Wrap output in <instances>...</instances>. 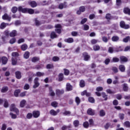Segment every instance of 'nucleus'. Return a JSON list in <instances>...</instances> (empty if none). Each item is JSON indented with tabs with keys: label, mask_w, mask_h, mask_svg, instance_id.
I'll use <instances>...</instances> for the list:
<instances>
[{
	"label": "nucleus",
	"mask_w": 130,
	"mask_h": 130,
	"mask_svg": "<svg viewBox=\"0 0 130 130\" xmlns=\"http://www.w3.org/2000/svg\"><path fill=\"white\" fill-rule=\"evenodd\" d=\"M63 71H64V75L65 76H69V75H70V70L67 69H64Z\"/></svg>",
	"instance_id": "44"
},
{
	"label": "nucleus",
	"mask_w": 130,
	"mask_h": 130,
	"mask_svg": "<svg viewBox=\"0 0 130 130\" xmlns=\"http://www.w3.org/2000/svg\"><path fill=\"white\" fill-rule=\"evenodd\" d=\"M55 31L56 32H57V33H61V32H62L61 31V28H62L61 25H60L59 24H57L55 25Z\"/></svg>",
	"instance_id": "7"
},
{
	"label": "nucleus",
	"mask_w": 130,
	"mask_h": 130,
	"mask_svg": "<svg viewBox=\"0 0 130 130\" xmlns=\"http://www.w3.org/2000/svg\"><path fill=\"white\" fill-rule=\"evenodd\" d=\"M119 58L116 57H113L112 60V62H118Z\"/></svg>",
	"instance_id": "45"
},
{
	"label": "nucleus",
	"mask_w": 130,
	"mask_h": 130,
	"mask_svg": "<svg viewBox=\"0 0 130 130\" xmlns=\"http://www.w3.org/2000/svg\"><path fill=\"white\" fill-rule=\"evenodd\" d=\"M8 60V58L6 56L0 57V63L2 62V64H7Z\"/></svg>",
	"instance_id": "4"
},
{
	"label": "nucleus",
	"mask_w": 130,
	"mask_h": 130,
	"mask_svg": "<svg viewBox=\"0 0 130 130\" xmlns=\"http://www.w3.org/2000/svg\"><path fill=\"white\" fill-rule=\"evenodd\" d=\"M128 40H129V36L126 37L124 38L123 39V42H125V43H127V42H128Z\"/></svg>",
	"instance_id": "55"
},
{
	"label": "nucleus",
	"mask_w": 130,
	"mask_h": 130,
	"mask_svg": "<svg viewBox=\"0 0 130 130\" xmlns=\"http://www.w3.org/2000/svg\"><path fill=\"white\" fill-rule=\"evenodd\" d=\"M29 5L31 8H35V7H37V3H36L35 1L30 2Z\"/></svg>",
	"instance_id": "35"
},
{
	"label": "nucleus",
	"mask_w": 130,
	"mask_h": 130,
	"mask_svg": "<svg viewBox=\"0 0 130 130\" xmlns=\"http://www.w3.org/2000/svg\"><path fill=\"white\" fill-rule=\"evenodd\" d=\"M118 115H119V117L121 120H123V119H124V114L119 113Z\"/></svg>",
	"instance_id": "49"
},
{
	"label": "nucleus",
	"mask_w": 130,
	"mask_h": 130,
	"mask_svg": "<svg viewBox=\"0 0 130 130\" xmlns=\"http://www.w3.org/2000/svg\"><path fill=\"white\" fill-rule=\"evenodd\" d=\"M98 42V40L96 39H92L91 40V43L92 45L96 44Z\"/></svg>",
	"instance_id": "62"
},
{
	"label": "nucleus",
	"mask_w": 130,
	"mask_h": 130,
	"mask_svg": "<svg viewBox=\"0 0 130 130\" xmlns=\"http://www.w3.org/2000/svg\"><path fill=\"white\" fill-rule=\"evenodd\" d=\"M46 69H47V70H50L51 69H54V66H53V63H49V64H47L46 66Z\"/></svg>",
	"instance_id": "33"
},
{
	"label": "nucleus",
	"mask_w": 130,
	"mask_h": 130,
	"mask_svg": "<svg viewBox=\"0 0 130 130\" xmlns=\"http://www.w3.org/2000/svg\"><path fill=\"white\" fill-rule=\"evenodd\" d=\"M64 41V42H67V43H73L74 42V39L73 38H69L66 39Z\"/></svg>",
	"instance_id": "19"
},
{
	"label": "nucleus",
	"mask_w": 130,
	"mask_h": 130,
	"mask_svg": "<svg viewBox=\"0 0 130 130\" xmlns=\"http://www.w3.org/2000/svg\"><path fill=\"white\" fill-rule=\"evenodd\" d=\"M3 20H7V21H11V17L9 16L7 14H5L3 16Z\"/></svg>",
	"instance_id": "18"
},
{
	"label": "nucleus",
	"mask_w": 130,
	"mask_h": 130,
	"mask_svg": "<svg viewBox=\"0 0 130 130\" xmlns=\"http://www.w3.org/2000/svg\"><path fill=\"white\" fill-rule=\"evenodd\" d=\"M17 11H18V8L16 7H13L11 9V11L12 12V13H13V14L17 13Z\"/></svg>",
	"instance_id": "50"
},
{
	"label": "nucleus",
	"mask_w": 130,
	"mask_h": 130,
	"mask_svg": "<svg viewBox=\"0 0 130 130\" xmlns=\"http://www.w3.org/2000/svg\"><path fill=\"white\" fill-rule=\"evenodd\" d=\"M120 26L121 28H123V29H129V25L125 24V22L123 21L120 22Z\"/></svg>",
	"instance_id": "5"
},
{
	"label": "nucleus",
	"mask_w": 130,
	"mask_h": 130,
	"mask_svg": "<svg viewBox=\"0 0 130 130\" xmlns=\"http://www.w3.org/2000/svg\"><path fill=\"white\" fill-rule=\"evenodd\" d=\"M119 70L122 73H124V72H125V67L124 65L121 64L119 66Z\"/></svg>",
	"instance_id": "20"
},
{
	"label": "nucleus",
	"mask_w": 130,
	"mask_h": 130,
	"mask_svg": "<svg viewBox=\"0 0 130 130\" xmlns=\"http://www.w3.org/2000/svg\"><path fill=\"white\" fill-rule=\"evenodd\" d=\"M26 100H23L22 101H21L20 103V107H24V106H25V104H26Z\"/></svg>",
	"instance_id": "39"
},
{
	"label": "nucleus",
	"mask_w": 130,
	"mask_h": 130,
	"mask_svg": "<svg viewBox=\"0 0 130 130\" xmlns=\"http://www.w3.org/2000/svg\"><path fill=\"white\" fill-rule=\"evenodd\" d=\"M55 92L57 96H60L61 95L64 94V90L63 89H56Z\"/></svg>",
	"instance_id": "10"
},
{
	"label": "nucleus",
	"mask_w": 130,
	"mask_h": 130,
	"mask_svg": "<svg viewBox=\"0 0 130 130\" xmlns=\"http://www.w3.org/2000/svg\"><path fill=\"white\" fill-rule=\"evenodd\" d=\"M45 75V74H44V73H42L40 72H38L36 73L37 77H43V76H44Z\"/></svg>",
	"instance_id": "41"
},
{
	"label": "nucleus",
	"mask_w": 130,
	"mask_h": 130,
	"mask_svg": "<svg viewBox=\"0 0 130 130\" xmlns=\"http://www.w3.org/2000/svg\"><path fill=\"white\" fill-rule=\"evenodd\" d=\"M112 40L114 42L118 41L119 38L118 36H114L112 38Z\"/></svg>",
	"instance_id": "48"
},
{
	"label": "nucleus",
	"mask_w": 130,
	"mask_h": 130,
	"mask_svg": "<svg viewBox=\"0 0 130 130\" xmlns=\"http://www.w3.org/2000/svg\"><path fill=\"white\" fill-rule=\"evenodd\" d=\"M83 125L85 128H88V127H89V122H84L83 124Z\"/></svg>",
	"instance_id": "56"
},
{
	"label": "nucleus",
	"mask_w": 130,
	"mask_h": 130,
	"mask_svg": "<svg viewBox=\"0 0 130 130\" xmlns=\"http://www.w3.org/2000/svg\"><path fill=\"white\" fill-rule=\"evenodd\" d=\"M29 56L30 52H29V51H26L23 55V57L24 58H25V59H28Z\"/></svg>",
	"instance_id": "25"
},
{
	"label": "nucleus",
	"mask_w": 130,
	"mask_h": 130,
	"mask_svg": "<svg viewBox=\"0 0 130 130\" xmlns=\"http://www.w3.org/2000/svg\"><path fill=\"white\" fill-rule=\"evenodd\" d=\"M7 26H9V23H6L5 22H3L1 23L0 25L1 29H5L7 27Z\"/></svg>",
	"instance_id": "28"
},
{
	"label": "nucleus",
	"mask_w": 130,
	"mask_h": 130,
	"mask_svg": "<svg viewBox=\"0 0 130 130\" xmlns=\"http://www.w3.org/2000/svg\"><path fill=\"white\" fill-rule=\"evenodd\" d=\"M9 90V87L8 86H4L1 89L2 93H6V92H8Z\"/></svg>",
	"instance_id": "31"
},
{
	"label": "nucleus",
	"mask_w": 130,
	"mask_h": 130,
	"mask_svg": "<svg viewBox=\"0 0 130 130\" xmlns=\"http://www.w3.org/2000/svg\"><path fill=\"white\" fill-rule=\"evenodd\" d=\"M32 116L34 118H38L40 116V111L38 110L32 111Z\"/></svg>",
	"instance_id": "6"
},
{
	"label": "nucleus",
	"mask_w": 130,
	"mask_h": 130,
	"mask_svg": "<svg viewBox=\"0 0 130 130\" xmlns=\"http://www.w3.org/2000/svg\"><path fill=\"white\" fill-rule=\"evenodd\" d=\"M79 86L81 88H84L85 86V82L84 80H81L79 83Z\"/></svg>",
	"instance_id": "26"
},
{
	"label": "nucleus",
	"mask_w": 130,
	"mask_h": 130,
	"mask_svg": "<svg viewBox=\"0 0 130 130\" xmlns=\"http://www.w3.org/2000/svg\"><path fill=\"white\" fill-rule=\"evenodd\" d=\"M11 60L12 66H16L17 64V59L16 58L12 57Z\"/></svg>",
	"instance_id": "29"
},
{
	"label": "nucleus",
	"mask_w": 130,
	"mask_h": 130,
	"mask_svg": "<svg viewBox=\"0 0 130 130\" xmlns=\"http://www.w3.org/2000/svg\"><path fill=\"white\" fill-rule=\"evenodd\" d=\"M93 49L94 51H98V50H100V46L95 45L93 46Z\"/></svg>",
	"instance_id": "30"
},
{
	"label": "nucleus",
	"mask_w": 130,
	"mask_h": 130,
	"mask_svg": "<svg viewBox=\"0 0 130 130\" xmlns=\"http://www.w3.org/2000/svg\"><path fill=\"white\" fill-rule=\"evenodd\" d=\"M116 97L118 100H121V99H122V95L120 94H118L116 95Z\"/></svg>",
	"instance_id": "58"
},
{
	"label": "nucleus",
	"mask_w": 130,
	"mask_h": 130,
	"mask_svg": "<svg viewBox=\"0 0 130 130\" xmlns=\"http://www.w3.org/2000/svg\"><path fill=\"white\" fill-rule=\"evenodd\" d=\"M96 91H97V92H100L101 91H103V87L101 86L98 87L96 88Z\"/></svg>",
	"instance_id": "60"
},
{
	"label": "nucleus",
	"mask_w": 130,
	"mask_h": 130,
	"mask_svg": "<svg viewBox=\"0 0 130 130\" xmlns=\"http://www.w3.org/2000/svg\"><path fill=\"white\" fill-rule=\"evenodd\" d=\"M51 105L53 107H55V108H56V107H57V106H58V103L54 101L51 103Z\"/></svg>",
	"instance_id": "38"
},
{
	"label": "nucleus",
	"mask_w": 130,
	"mask_h": 130,
	"mask_svg": "<svg viewBox=\"0 0 130 130\" xmlns=\"http://www.w3.org/2000/svg\"><path fill=\"white\" fill-rule=\"evenodd\" d=\"M10 111H14V112H15L17 115H19V109L16 107L15 104H11L10 107Z\"/></svg>",
	"instance_id": "1"
},
{
	"label": "nucleus",
	"mask_w": 130,
	"mask_h": 130,
	"mask_svg": "<svg viewBox=\"0 0 130 130\" xmlns=\"http://www.w3.org/2000/svg\"><path fill=\"white\" fill-rule=\"evenodd\" d=\"M88 101L90 103H95V99H94V98L93 97H89Z\"/></svg>",
	"instance_id": "47"
},
{
	"label": "nucleus",
	"mask_w": 130,
	"mask_h": 130,
	"mask_svg": "<svg viewBox=\"0 0 130 130\" xmlns=\"http://www.w3.org/2000/svg\"><path fill=\"white\" fill-rule=\"evenodd\" d=\"M15 42H16V38H13L11 39L9 42L10 44H14V43H15Z\"/></svg>",
	"instance_id": "57"
},
{
	"label": "nucleus",
	"mask_w": 130,
	"mask_h": 130,
	"mask_svg": "<svg viewBox=\"0 0 130 130\" xmlns=\"http://www.w3.org/2000/svg\"><path fill=\"white\" fill-rule=\"evenodd\" d=\"M63 73H59L58 75V82H61L63 81L64 79Z\"/></svg>",
	"instance_id": "14"
},
{
	"label": "nucleus",
	"mask_w": 130,
	"mask_h": 130,
	"mask_svg": "<svg viewBox=\"0 0 130 130\" xmlns=\"http://www.w3.org/2000/svg\"><path fill=\"white\" fill-rule=\"evenodd\" d=\"M2 130H6L7 129V124H3L2 127L1 128Z\"/></svg>",
	"instance_id": "64"
},
{
	"label": "nucleus",
	"mask_w": 130,
	"mask_h": 130,
	"mask_svg": "<svg viewBox=\"0 0 130 130\" xmlns=\"http://www.w3.org/2000/svg\"><path fill=\"white\" fill-rule=\"evenodd\" d=\"M99 115L101 117H103V116H105V115H106V112L104 110H101L99 112Z\"/></svg>",
	"instance_id": "21"
},
{
	"label": "nucleus",
	"mask_w": 130,
	"mask_h": 130,
	"mask_svg": "<svg viewBox=\"0 0 130 130\" xmlns=\"http://www.w3.org/2000/svg\"><path fill=\"white\" fill-rule=\"evenodd\" d=\"M122 86H123V87H122L123 90L124 92H127V91H128V86L127 85V84L124 83L122 85Z\"/></svg>",
	"instance_id": "17"
},
{
	"label": "nucleus",
	"mask_w": 130,
	"mask_h": 130,
	"mask_svg": "<svg viewBox=\"0 0 130 130\" xmlns=\"http://www.w3.org/2000/svg\"><path fill=\"white\" fill-rule=\"evenodd\" d=\"M33 117V114L31 113H28L26 115V118L27 119H31Z\"/></svg>",
	"instance_id": "42"
},
{
	"label": "nucleus",
	"mask_w": 130,
	"mask_h": 130,
	"mask_svg": "<svg viewBox=\"0 0 130 130\" xmlns=\"http://www.w3.org/2000/svg\"><path fill=\"white\" fill-rule=\"evenodd\" d=\"M75 102L77 103V105H79L81 103V99L78 96L75 98Z\"/></svg>",
	"instance_id": "46"
},
{
	"label": "nucleus",
	"mask_w": 130,
	"mask_h": 130,
	"mask_svg": "<svg viewBox=\"0 0 130 130\" xmlns=\"http://www.w3.org/2000/svg\"><path fill=\"white\" fill-rule=\"evenodd\" d=\"M123 12L125 14H127L128 15H130V9L128 8H126L124 9Z\"/></svg>",
	"instance_id": "43"
},
{
	"label": "nucleus",
	"mask_w": 130,
	"mask_h": 130,
	"mask_svg": "<svg viewBox=\"0 0 130 130\" xmlns=\"http://www.w3.org/2000/svg\"><path fill=\"white\" fill-rule=\"evenodd\" d=\"M102 97L104 98L105 101H107L108 100V95L106 94L105 92L102 93Z\"/></svg>",
	"instance_id": "23"
},
{
	"label": "nucleus",
	"mask_w": 130,
	"mask_h": 130,
	"mask_svg": "<svg viewBox=\"0 0 130 130\" xmlns=\"http://www.w3.org/2000/svg\"><path fill=\"white\" fill-rule=\"evenodd\" d=\"M53 61H58L59 60V57L57 56H54L52 58Z\"/></svg>",
	"instance_id": "59"
},
{
	"label": "nucleus",
	"mask_w": 130,
	"mask_h": 130,
	"mask_svg": "<svg viewBox=\"0 0 130 130\" xmlns=\"http://www.w3.org/2000/svg\"><path fill=\"white\" fill-rule=\"evenodd\" d=\"M57 37V36L55 33H51L50 35V38L51 39H54V38H56Z\"/></svg>",
	"instance_id": "53"
},
{
	"label": "nucleus",
	"mask_w": 130,
	"mask_h": 130,
	"mask_svg": "<svg viewBox=\"0 0 130 130\" xmlns=\"http://www.w3.org/2000/svg\"><path fill=\"white\" fill-rule=\"evenodd\" d=\"M4 107L5 108H8L9 107V102H8V100L7 99H4Z\"/></svg>",
	"instance_id": "36"
},
{
	"label": "nucleus",
	"mask_w": 130,
	"mask_h": 130,
	"mask_svg": "<svg viewBox=\"0 0 130 130\" xmlns=\"http://www.w3.org/2000/svg\"><path fill=\"white\" fill-rule=\"evenodd\" d=\"M112 71L114 74H117V73H118V68L116 67H112Z\"/></svg>",
	"instance_id": "37"
},
{
	"label": "nucleus",
	"mask_w": 130,
	"mask_h": 130,
	"mask_svg": "<svg viewBox=\"0 0 130 130\" xmlns=\"http://www.w3.org/2000/svg\"><path fill=\"white\" fill-rule=\"evenodd\" d=\"M12 56H13L14 58H16V57H18V56H19V53L17 52H13L12 53Z\"/></svg>",
	"instance_id": "40"
},
{
	"label": "nucleus",
	"mask_w": 130,
	"mask_h": 130,
	"mask_svg": "<svg viewBox=\"0 0 130 130\" xmlns=\"http://www.w3.org/2000/svg\"><path fill=\"white\" fill-rule=\"evenodd\" d=\"M20 93H21V90L20 89H16L14 92V95L15 97H18Z\"/></svg>",
	"instance_id": "32"
},
{
	"label": "nucleus",
	"mask_w": 130,
	"mask_h": 130,
	"mask_svg": "<svg viewBox=\"0 0 130 130\" xmlns=\"http://www.w3.org/2000/svg\"><path fill=\"white\" fill-rule=\"evenodd\" d=\"M66 91H73V85H71V83H67Z\"/></svg>",
	"instance_id": "11"
},
{
	"label": "nucleus",
	"mask_w": 130,
	"mask_h": 130,
	"mask_svg": "<svg viewBox=\"0 0 130 130\" xmlns=\"http://www.w3.org/2000/svg\"><path fill=\"white\" fill-rule=\"evenodd\" d=\"M60 110L59 109H57L56 111L52 109L50 111V114L52 115L53 116H55V115H57V113H59Z\"/></svg>",
	"instance_id": "9"
},
{
	"label": "nucleus",
	"mask_w": 130,
	"mask_h": 130,
	"mask_svg": "<svg viewBox=\"0 0 130 130\" xmlns=\"http://www.w3.org/2000/svg\"><path fill=\"white\" fill-rule=\"evenodd\" d=\"M34 85L32 87L34 89H36V88H38L39 86H40V83H39V78L36 77L34 80Z\"/></svg>",
	"instance_id": "3"
},
{
	"label": "nucleus",
	"mask_w": 130,
	"mask_h": 130,
	"mask_svg": "<svg viewBox=\"0 0 130 130\" xmlns=\"http://www.w3.org/2000/svg\"><path fill=\"white\" fill-rule=\"evenodd\" d=\"M10 115L11 116V118H12V119H16V118H17V115L12 112L10 113Z\"/></svg>",
	"instance_id": "52"
},
{
	"label": "nucleus",
	"mask_w": 130,
	"mask_h": 130,
	"mask_svg": "<svg viewBox=\"0 0 130 130\" xmlns=\"http://www.w3.org/2000/svg\"><path fill=\"white\" fill-rule=\"evenodd\" d=\"M23 89L24 90H29V89H30V85L26 83L23 87Z\"/></svg>",
	"instance_id": "51"
},
{
	"label": "nucleus",
	"mask_w": 130,
	"mask_h": 130,
	"mask_svg": "<svg viewBox=\"0 0 130 130\" xmlns=\"http://www.w3.org/2000/svg\"><path fill=\"white\" fill-rule=\"evenodd\" d=\"M28 8H23L21 6L18 7L19 12H22V13H28Z\"/></svg>",
	"instance_id": "13"
},
{
	"label": "nucleus",
	"mask_w": 130,
	"mask_h": 130,
	"mask_svg": "<svg viewBox=\"0 0 130 130\" xmlns=\"http://www.w3.org/2000/svg\"><path fill=\"white\" fill-rule=\"evenodd\" d=\"M109 62H110V59L107 58L104 61V63H105L107 66L109 64Z\"/></svg>",
	"instance_id": "61"
},
{
	"label": "nucleus",
	"mask_w": 130,
	"mask_h": 130,
	"mask_svg": "<svg viewBox=\"0 0 130 130\" xmlns=\"http://www.w3.org/2000/svg\"><path fill=\"white\" fill-rule=\"evenodd\" d=\"M15 76L16 78H17L18 80H20V79L22 78V75L21 72L20 71H16L15 72Z\"/></svg>",
	"instance_id": "16"
},
{
	"label": "nucleus",
	"mask_w": 130,
	"mask_h": 130,
	"mask_svg": "<svg viewBox=\"0 0 130 130\" xmlns=\"http://www.w3.org/2000/svg\"><path fill=\"white\" fill-rule=\"evenodd\" d=\"M27 13H28V14H34V10L32 9H28L27 10Z\"/></svg>",
	"instance_id": "63"
},
{
	"label": "nucleus",
	"mask_w": 130,
	"mask_h": 130,
	"mask_svg": "<svg viewBox=\"0 0 130 130\" xmlns=\"http://www.w3.org/2000/svg\"><path fill=\"white\" fill-rule=\"evenodd\" d=\"M87 114H88V115H95V110H93V109L89 108L87 110Z\"/></svg>",
	"instance_id": "12"
},
{
	"label": "nucleus",
	"mask_w": 130,
	"mask_h": 130,
	"mask_svg": "<svg viewBox=\"0 0 130 130\" xmlns=\"http://www.w3.org/2000/svg\"><path fill=\"white\" fill-rule=\"evenodd\" d=\"M49 95L50 96H55V93H54V91H53V90L52 89V87L50 86L49 87Z\"/></svg>",
	"instance_id": "15"
},
{
	"label": "nucleus",
	"mask_w": 130,
	"mask_h": 130,
	"mask_svg": "<svg viewBox=\"0 0 130 130\" xmlns=\"http://www.w3.org/2000/svg\"><path fill=\"white\" fill-rule=\"evenodd\" d=\"M82 57L84 61H88L90 60V58H91V56L87 52H84L82 53Z\"/></svg>",
	"instance_id": "2"
},
{
	"label": "nucleus",
	"mask_w": 130,
	"mask_h": 130,
	"mask_svg": "<svg viewBox=\"0 0 130 130\" xmlns=\"http://www.w3.org/2000/svg\"><path fill=\"white\" fill-rule=\"evenodd\" d=\"M123 126L127 128H130V122L129 121H126L123 123Z\"/></svg>",
	"instance_id": "24"
},
{
	"label": "nucleus",
	"mask_w": 130,
	"mask_h": 130,
	"mask_svg": "<svg viewBox=\"0 0 130 130\" xmlns=\"http://www.w3.org/2000/svg\"><path fill=\"white\" fill-rule=\"evenodd\" d=\"M73 124L75 127H78L80 125V121L79 120H75L73 121Z\"/></svg>",
	"instance_id": "27"
},
{
	"label": "nucleus",
	"mask_w": 130,
	"mask_h": 130,
	"mask_svg": "<svg viewBox=\"0 0 130 130\" xmlns=\"http://www.w3.org/2000/svg\"><path fill=\"white\" fill-rule=\"evenodd\" d=\"M111 125V124L110 123H109V122L107 123L104 126L105 129H108V128H109V127H110Z\"/></svg>",
	"instance_id": "54"
},
{
	"label": "nucleus",
	"mask_w": 130,
	"mask_h": 130,
	"mask_svg": "<svg viewBox=\"0 0 130 130\" xmlns=\"http://www.w3.org/2000/svg\"><path fill=\"white\" fill-rule=\"evenodd\" d=\"M120 59V62L121 63H123L124 62H127V61H128V59L124 56H120L119 57Z\"/></svg>",
	"instance_id": "8"
},
{
	"label": "nucleus",
	"mask_w": 130,
	"mask_h": 130,
	"mask_svg": "<svg viewBox=\"0 0 130 130\" xmlns=\"http://www.w3.org/2000/svg\"><path fill=\"white\" fill-rule=\"evenodd\" d=\"M28 48V46L26 44H24L21 46V50H23V51H25Z\"/></svg>",
	"instance_id": "34"
},
{
	"label": "nucleus",
	"mask_w": 130,
	"mask_h": 130,
	"mask_svg": "<svg viewBox=\"0 0 130 130\" xmlns=\"http://www.w3.org/2000/svg\"><path fill=\"white\" fill-rule=\"evenodd\" d=\"M39 60H40L39 57L35 56L31 58L32 62H37V61H39Z\"/></svg>",
	"instance_id": "22"
}]
</instances>
